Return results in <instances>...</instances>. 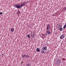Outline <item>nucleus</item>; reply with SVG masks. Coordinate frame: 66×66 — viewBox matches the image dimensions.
I'll use <instances>...</instances> for the list:
<instances>
[{
  "label": "nucleus",
  "mask_w": 66,
  "mask_h": 66,
  "mask_svg": "<svg viewBox=\"0 0 66 66\" xmlns=\"http://www.w3.org/2000/svg\"><path fill=\"white\" fill-rule=\"evenodd\" d=\"M46 33H47V34H51V32L48 31H46Z\"/></svg>",
  "instance_id": "nucleus-11"
},
{
  "label": "nucleus",
  "mask_w": 66,
  "mask_h": 66,
  "mask_svg": "<svg viewBox=\"0 0 66 66\" xmlns=\"http://www.w3.org/2000/svg\"><path fill=\"white\" fill-rule=\"evenodd\" d=\"M25 3L24 2H23L21 4V5H20L21 8L22 6H23L25 5Z\"/></svg>",
  "instance_id": "nucleus-3"
},
{
  "label": "nucleus",
  "mask_w": 66,
  "mask_h": 66,
  "mask_svg": "<svg viewBox=\"0 0 66 66\" xmlns=\"http://www.w3.org/2000/svg\"><path fill=\"white\" fill-rule=\"evenodd\" d=\"M45 50H44L43 49H42V48L41 49V52L42 53H45Z\"/></svg>",
  "instance_id": "nucleus-4"
},
{
  "label": "nucleus",
  "mask_w": 66,
  "mask_h": 66,
  "mask_svg": "<svg viewBox=\"0 0 66 66\" xmlns=\"http://www.w3.org/2000/svg\"><path fill=\"white\" fill-rule=\"evenodd\" d=\"M36 51L37 52H40V50L39 48H37L36 49Z\"/></svg>",
  "instance_id": "nucleus-9"
},
{
  "label": "nucleus",
  "mask_w": 66,
  "mask_h": 66,
  "mask_svg": "<svg viewBox=\"0 0 66 66\" xmlns=\"http://www.w3.org/2000/svg\"><path fill=\"white\" fill-rule=\"evenodd\" d=\"M63 30V29L62 28V27H60L59 28V30L60 31H62Z\"/></svg>",
  "instance_id": "nucleus-8"
},
{
  "label": "nucleus",
  "mask_w": 66,
  "mask_h": 66,
  "mask_svg": "<svg viewBox=\"0 0 66 66\" xmlns=\"http://www.w3.org/2000/svg\"><path fill=\"white\" fill-rule=\"evenodd\" d=\"M2 55L3 56L4 54H2Z\"/></svg>",
  "instance_id": "nucleus-22"
},
{
  "label": "nucleus",
  "mask_w": 66,
  "mask_h": 66,
  "mask_svg": "<svg viewBox=\"0 0 66 66\" xmlns=\"http://www.w3.org/2000/svg\"><path fill=\"white\" fill-rule=\"evenodd\" d=\"M22 57H24V56H23V55H22Z\"/></svg>",
  "instance_id": "nucleus-23"
},
{
  "label": "nucleus",
  "mask_w": 66,
  "mask_h": 66,
  "mask_svg": "<svg viewBox=\"0 0 66 66\" xmlns=\"http://www.w3.org/2000/svg\"><path fill=\"white\" fill-rule=\"evenodd\" d=\"M31 64L30 63H28L27 64L26 66H31Z\"/></svg>",
  "instance_id": "nucleus-12"
},
{
  "label": "nucleus",
  "mask_w": 66,
  "mask_h": 66,
  "mask_svg": "<svg viewBox=\"0 0 66 66\" xmlns=\"http://www.w3.org/2000/svg\"><path fill=\"white\" fill-rule=\"evenodd\" d=\"M27 37H28V38H30V35H27Z\"/></svg>",
  "instance_id": "nucleus-16"
},
{
  "label": "nucleus",
  "mask_w": 66,
  "mask_h": 66,
  "mask_svg": "<svg viewBox=\"0 0 66 66\" xmlns=\"http://www.w3.org/2000/svg\"><path fill=\"white\" fill-rule=\"evenodd\" d=\"M50 25H49V24H48L46 27L47 30L50 29Z\"/></svg>",
  "instance_id": "nucleus-7"
},
{
  "label": "nucleus",
  "mask_w": 66,
  "mask_h": 66,
  "mask_svg": "<svg viewBox=\"0 0 66 66\" xmlns=\"http://www.w3.org/2000/svg\"><path fill=\"white\" fill-rule=\"evenodd\" d=\"M40 36L42 38H44L45 36L44 34H41L40 35Z\"/></svg>",
  "instance_id": "nucleus-6"
},
{
  "label": "nucleus",
  "mask_w": 66,
  "mask_h": 66,
  "mask_svg": "<svg viewBox=\"0 0 66 66\" xmlns=\"http://www.w3.org/2000/svg\"><path fill=\"white\" fill-rule=\"evenodd\" d=\"M26 55H23V56H24V57H26Z\"/></svg>",
  "instance_id": "nucleus-20"
},
{
  "label": "nucleus",
  "mask_w": 66,
  "mask_h": 66,
  "mask_svg": "<svg viewBox=\"0 0 66 66\" xmlns=\"http://www.w3.org/2000/svg\"><path fill=\"white\" fill-rule=\"evenodd\" d=\"M44 36H47V34L46 33H45L44 34Z\"/></svg>",
  "instance_id": "nucleus-15"
},
{
  "label": "nucleus",
  "mask_w": 66,
  "mask_h": 66,
  "mask_svg": "<svg viewBox=\"0 0 66 66\" xmlns=\"http://www.w3.org/2000/svg\"><path fill=\"white\" fill-rule=\"evenodd\" d=\"M26 57H29V56L28 55H26Z\"/></svg>",
  "instance_id": "nucleus-17"
},
{
  "label": "nucleus",
  "mask_w": 66,
  "mask_h": 66,
  "mask_svg": "<svg viewBox=\"0 0 66 66\" xmlns=\"http://www.w3.org/2000/svg\"><path fill=\"white\" fill-rule=\"evenodd\" d=\"M61 60H58V62L57 63V64H59H59H60V63H61Z\"/></svg>",
  "instance_id": "nucleus-10"
},
{
  "label": "nucleus",
  "mask_w": 66,
  "mask_h": 66,
  "mask_svg": "<svg viewBox=\"0 0 66 66\" xmlns=\"http://www.w3.org/2000/svg\"><path fill=\"white\" fill-rule=\"evenodd\" d=\"M53 16H55V15L54 14H53L52 15Z\"/></svg>",
  "instance_id": "nucleus-21"
},
{
  "label": "nucleus",
  "mask_w": 66,
  "mask_h": 66,
  "mask_svg": "<svg viewBox=\"0 0 66 66\" xmlns=\"http://www.w3.org/2000/svg\"><path fill=\"white\" fill-rule=\"evenodd\" d=\"M42 48L43 49L44 51L46 50L47 48V46H45L44 47L43 46L42 47Z\"/></svg>",
  "instance_id": "nucleus-5"
},
{
  "label": "nucleus",
  "mask_w": 66,
  "mask_h": 66,
  "mask_svg": "<svg viewBox=\"0 0 66 66\" xmlns=\"http://www.w3.org/2000/svg\"><path fill=\"white\" fill-rule=\"evenodd\" d=\"M63 9H64V10H66V7H65V8H64Z\"/></svg>",
  "instance_id": "nucleus-18"
},
{
  "label": "nucleus",
  "mask_w": 66,
  "mask_h": 66,
  "mask_svg": "<svg viewBox=\"0 0 66 66\" xmlns=\"http://www.w3.org/2000/svg\"><path fill=\"white\" fill-rule=\"evenodd\" d=\"M14 7H16V8H17V9H21V7H20V5H19L18 4L14 5Z\"/></svg>",
  "instance_id": "nucleus-1"
},
{
  "label": "nucleus",
  "mask_w": 66,
  "mask_h": 66,
  "mask_svg": "<svg viewBox=\"0 0 66 66\" xmlns=\"http://www.w3.org/2000/svg\"><path fill=\"white\" fill-rule=\"evenodd\" d=\"M64 37H65V35H62L60 37V39H62L64 38Z\"/></svg>",
  "instance_id": "nucleus-2"
},
{
  "label": "nucleus",
  "mask_w": 66,
  "mask_h": 66,
  "mask_svg": "<svg viewBox=\"0 0 66 66\" xmlns=\"http://www.w3.org/2000/svg\"><path fill=\"white\" fill-rule=\"evenodd\" d=\"M3 14V13L2 12H0V15H2Z\"/></svg>",
  "instance_id": "nucleus-19"
},
{
  "label": "nucleus",
  "mask_w": 66,
  "mask_h": 66,
  "mask_svg": "<svg viewBox=\"0 0 66 66\" xmlns=\"http://www.w3.org/2000/svg\"><path fill=\"white\" fill-rule=\"evenodd\" d=\"M14 31V29L13 28H12L11 29V32H13V31Z\"/></svg>",
  "instance_id": "nucleus-13"
},
{
  "label": "nucleus",
  "mask_w": 66,
  "mask_h": 66,
  "mask_svg": "<svg viewBox=\"0 0 66 66\" xmlns=\"http://www.w3.org/2000/svg\"><path fill=\"white\" fill-rule=\"evenodd\" d=\"M66 24H65L63 27V29H65V28H66Z\"/></svg>",
  "instance_id": "nucleus-14"
}]
</instances>
